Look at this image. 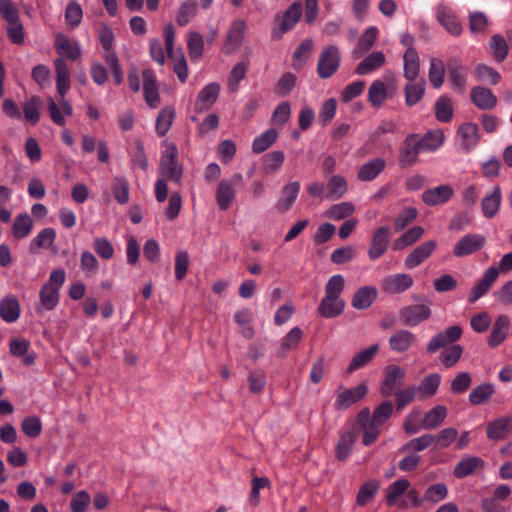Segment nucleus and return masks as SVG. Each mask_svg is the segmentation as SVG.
Wrapping results in <instances>:
<instances>
[{
  "mask_svg": "<svg viewBox=\"0 0 512 512\" xmlns=\"http://www.w3.org/2000/svg\"><path fill=\"white\" fill-rule=\"evenodd\" d=\"M463 330L460 326L454 325L446 330L435 334L426 345V352L434 354L440 349V361L446 368H452L460 360L463 348L455 344L462 336Z\"/></svg>",
  "mask_w": 512,
  "mask_h": 512,
  "instance_id": "nucleus-1",
  "label": "nucleus"
},
{
  "mask_svg": "<svg viewBox=\"0 0 512 512\" xmlns=\"http://www.w3.org/2000/svg\"><path fill=\"white\" fill-rule=\"evenodd\" d=\"M178 149L175 145H169L161 157L159 171L163 179L176 184L181 182L182 166L178 163Z\"/></svg>",
  "mask_w": 512,
  "mask_h": 512,
  "instance_id": "nucleus-2",
  "label": "nucleus"
},
{
  "mask_svg": "<svg viewBox=\"0 0 512 512\" xmlns=\"http://www.w3.org/2000/svg\"><path fill=\"white\" fill-rule=\"evenodd\" d=\"M341 56L336 45L326 46L320 53L317 63V73L320 78L332 77L340 66Z\"/></svg>",
  "mask_w": 512,
  "mask_h": 512,
  "instance_id": "nucleus-3",
  "label": "nucleus"
},
{
  "mask_svg": "<svg viewBox=\"0 0 512 512\" xmlns=\"http://www.w3.org/2000/svg\"><path fill=\"white\" fill-rule=\"evenodd\" d=\"M431 315V308L427 304H411L399 310L400 320L407 327H416L428 320Z\"/></svg>",
  "mask_w": 512,
  "mask_h": 512,
  "instance_id": "nucleus-4",
  "label": "nucleus"
},
{
  "mask_svg": "<svg viewBox=\"0 0 512 512\" xmlns=\"http://www.w3.org/2000/svg\"><path fill=\"white\" fill-rule=\"evenodd\" d=\"M367 392L368 387L364 383L347 389L340 387L334 402V408L336 410H346L363 399Z\"/></svg>",
  "mask_w": 512,
  "mask_h": 512,
  "instance_id": "nucleus-5",
  "label": "nucleus"
},
{
  "mask_svg": "<svg viewBox=\"0 0 512 512\" xmlns=\"http://www.w3.org/2000/svg\"><path fill=\"white\" fill-rule=\"evenodd\" d=\"M390 238L391 230L388 226H380L373 232L368 248L370 260L375 261L386 253Z\"/></svg>",
  "mask_w": 512,
  "mask_h": 512,
  "instance_id": "nucleus-6",
  "label": "nucleus"
},
{
  "mask_svg": "<svg viewBox=\"0 0 512 512\" xmlns=\"http://www.w3.org/2000/svg\"><path fill=\"white\" fill-rule=\"evenodd\" d=\"M447 71L451 88L463 94L466 90L468 68L458 58L452 57L447 62Z\"/></svg>",
  "mask_w": 512,
  "mask_h": 512,
  "instance_id": "nucleus-7",
  "label": "nucleus"
},
{
  "mask_svg": "<svg viewBox=\"0 0 512 512\" xmlns=\"http://www.w3.org/2000/svg\"><path fill=\"white\" fill-rule=\"evenodd\" d=\"M486 244L485 236L481 234H466L454 246L455 257L462 258L480 251Z\"/></svg>",
  "mask_w": 512,
  "mask_h": 512,
  "instance_id": "nucleus-8",
  "label": "nucleus"
},
{
  "mask_svg": "<svg viewBox=\"0 0 512 512\" xmlns=\"http://www.w3.org/2000/svg\"><path fill=\"white\" fill-rule=\"evenodd\" d=\"M406 372L398 365L391 364L384 370V378L380 385V393L389 397L394 394L396 388L405 380Z\"/></svg>",
  "mask_w": 512,
  "mask_h": 512,
  "instance_id": "nucleus-9",
  "label": "nucleus"
},
{
  "mask_svg": "<svg viewBox=\"0 0 512 512\" xmlns=\"http://www.w3.org/2000/svg\"><path fill=\"white\" fill-rule=\"evenodd\" d=\"M499 276V271L497 267L491 266L489 267L482 277L475 283V285L471 288L468 294V302L470 304L475 303L481 297L486 295L496 279Z\"/></svg>",
  "mask_w": 512,
  "mask_h": 512,
  "instance_id": "nucleus-10",
  "label": "nucleus"
},
{
  "mask_svg": "<svg viewBox=\"0 0 512 512\" xmlns=\"http://www.w3.org/2000/svg\"><path fill=\"white\" fill-rule=\"evenodd\" d=\"M302 14V6L298 2H294L291 4L284 15L282 16L279 26L273 28L272 30V38L275 40H279L282 36L290 31L299 21Z\"/></svg>",
  "mask_w": 512,
  "mask_h": 512,
  "instance_id": "nucleus-11",
  "label": "nucleus"
},
{
  "mask_svg": "<svg viewBox=\"0 0 512 512\" xmlns=\"http://www.w3.org/2000/svg\"><path fill=\"white\" fill-rule=\"evenodd\" d=\"M421 152L417 142V134L412 133L407 135L399 151V163L401 167L413 166L418 161V156Z\"/></svg>",
  "mask_w": 512,
  "mask_h": 512,
  "instance_id": "nucleus-12",
  "label": "nucleus"
},
{
  "mask_svg": "<svg viewBox=\"0 0 512 512\" xmlns=\"http://www.w3.org/2000/svg\"><path fill=\"white\" fill-rule=\"evenodd\" d=\"M454 196V189L448 184H442L425 190L422 201L430 207L446 204Z\"/></svg>",
  "mask_w": 512,
  "mask_h": 512,
  "instance_id": "nucleus-13",
  "label": "nucleus"
},
{
  "mask_svg": "<svg viewBox=\"0 0 512 512\" xmlns=\"http://www.w3.org/2000/svg\"><path fill=\"white\" fill-rule=\"evenodd\" d=\"M143 93L146 104L151 108H157L160 104V95L155 72L150 69L142 71Z\"/></svg>",
  "mask_w": 512,
  "mask_h": 512,
  "instance_id": "nucleus-14",
  "label": "nucleus"
},
{
  "mask_svg": "<svg viewBox=\"0 0 512 512\" xmlns=\"http://www.w3.org/2000/svg\"><path fill=\"white\" fill-rule=\"evenodd\" d=\"M413 278L408 274H393L386 276L381 282V288L388 294H400L413 286Z\"/></svg>",
  "mask_w": 512,
  "mask_h": 512,
  "instance_id": "nucleus-15",
  "label": "nucleus"
},
{
  "mask_svg": "<svg viewBox=\"0 0 512 512\" xmlns=\"http://www.w3.org/2000/svg\"><path fill=\"white\" fill-rule=\"evenodd\" d=\"M357 424L363 430L362 443L365 446L373 444L379 436V425L370 421L369 408H363L357 416Z\"/></svg>",
  "mask_w": 512,
  "mask_h": 512,
  "instance_id": "nucleus-16",
  "label": "nucleus"
},
{
  "mask_svg": "<svg viewBox=\"0 0 512 512\" xmlns=\"http://www.w3.org/2000/svg\"><path fill=\"white\" fill-rule=\"evenodd\" d=\"M437 247L435 240H429L414 248L405 259V266L413 269L426 261Z\"/></svg>",
  "mask_w": 512,
  "mask_h": 512,
  "instance_id": "nucleus-17",
  "label": "nucleus"
},
{
  "mask_svg": "<svg viewBox=\"0 0 512 512\" xmlns=\"http://www.w3.org/2000/svg\"><path fill=\"white\" fill-rule=\"evenodd\" d=\"M246 29V23L242 19L232 22L224 43L223 50L226 54L233 53L242 44Z\"/></svg>",
  "mask_w": 512,
  "mask_h": 512,
  "instance_id": "nucleus-18",
  "label": "nucleus"
},
{
  "mask_svg": "<svg viewBox=\"0 0 512 512\" xmlns=\"http://www.w3.org/2000/svg\"><path fill=\"white\" fill-rule=\"evenodd\" d=\"M47 109L51 120L58 126H65L64 115L71 116L73 114V107L65 98H61L57 103L52 97H49L47 99Z\"/></svg>",
  "mask_w": 512,
  "mask_h": 512,
  "instance_id": "nucleus-19",
  "label": "nucleus"
},
{
  "mask_svg": "<svg viewBox=\"0 0 512 512\" xmlns=\"http://www.w3.org/2000/svg\"><path fill=\"white\" fill-rule=\"evenodd\" d=\"M512 432V416H504L494 419L487 424V437L493 441L503 440Z\"/></svg>",
  "mask_w": 512,
  "mask_h": 512,
  "instance_id": "nucleus-20",
  "label": "nucleus"
},
{
  "mask_svg": "<svg viewBox=\"0 0 512 512\" xmlns=\"http://www.w3.org/2000/svg\"><path fill=\"white\" fill-rule=\"evenodd\" d=\"M436 19L449 34H461L462 26L450 8L439 5L436 9Z\"/></svg>",
  "mask_w": 512,
  "mask_h": 512,
  "instance_id": "nucleus-21",
  "label": "nucleus"
},
{
  "mask_svg": "<svg viewBox=\"0 0 512 512\" xmlns=\"http://www.w3.org/2000/svg\"><path fill=\"white\" fill-rule=\"evenodd\" d=\"M416 336L409 330L400 329L394 332L389 340V347L396 353L407 352L415 343Z\"/></svg>",
  "mask_w": 512,
  "mask_h": 512,
  "instance_id": "nucleus-22",
  "label": "nucleus"
},
{
  "mask_svg": "<svg viewBox=\"0 0 512 512\" xmlns=\"http://www.w3.org/2000/svg\"><path fill=\"white\" fill-rule=\"evenodd\" d=\"M300 192V183L293 181L286 184L281 192V196L275 205V208L280 213H285L291 209L294 202L296 201Z\"/></svg>",
  "mask_w": 512,
  "mask_h": 512,
  "instance_id": "nucleus-23",
  "label": "nucleus"
},
{
  "mask_svg": "<svg viewBox=\"0 0 512 512\" xmlns=\"http://www.w3.org/2000/svg\"><path fill=\"white\" fill-rule=\"evenodd\" d=\"M510 320L506 315H500L496 318L490 336L488 345L495 348L502 344L508 336Z\"/></svg>",
  "mask_w": 512,
  "mask_h": 512,
  "instance_id": "nucleus-24",
  "label": "nucleus"
},
{
  "mask_svg": "<svg viewBox=\"0 0 512 512\" xmlns=\"http://www.w3.org/2000/svg\"><path fill=\"white\" fill-rule=\"evenodd\" d=\"M357 441V432L355 429L343 432L339 436L338 443L335 447V456L339 461H345L351 454L353 447Z\"/></svg>",
  "mask_w": 512,
  "mask_h": 512,
  "instance_id": "nucleus-25",
  "label": "nucleus"
},
{
  "mask_svg": "<svg viewBox=\"0 0 512 512\" xmlns=\"http://www.w3.org/2000/svg\"><path fill=\"white\" fill-rule=\"evenodd\" d=\"M344 308L345 302L341 297L325 295L318 306V312L325 318H334L340 315Z\"/></svg>",
  "mask_w": 512,
  "mask_h": 512,
  "instance_id": "nucleus-26",
  "label": "nucleus"
},
{
  "mask_svg": "<svg viewBox=\"0 0 512 512\" xmlns=\"http://www.w3.org/2000/svg\"><path fill=\"white\" fill-rule=\"evenodd\" d=\"M457 135L461 139L462 148L468 152L479 142V127L476 123H464L459 127Z\"/></svg>",
  "mask_w": 512,
  "mask_h": 512,
  "instance_id": "nucleus-27",
  "label": "nucleus"
},
{
  "mask_svg": "<svg viewBox=\"0 0 512 512\" xmlns=\"http://www.w3.org/2000/svg\"><path fill=\"white\" fill-rule=\"evenodd\" d=\"M484 467V461L478 456H467L463 457L454 467L453 475L462 479L471 474L476 470Z\"/></svg>",
  "mask_w": 512,
  "mask_h": 512,
  "instance_id": "nucleus-28",
  "label": "nucleus"
},
{
  "mask_svg": "<svg viewBox=\"0 0 512 512\" xmlns=\"http://www.w3.org/2000/svg\"><path fill=\"white\" fill-rule=\"evenodd\" d=\"M20 304L14 295H8L0 301V317L7 323H14L20 317Z\"/></svg>",
  "mask_w": 512,
  "mask_h": 512,
  "instance_id": "nucleus-29",
  "label": "nucleus"
},
{
  "mask_svg": "<svg viewBox=\"0 0 512 512\" xmlns=\"http://www.w3.org/2000/svg\"><path fill=\"white\" fill-rule=\"evenodd\" d=\"M471 101L482 110L492 109L497 104V98L493 92L481 86H476L471 90Z\"/></svg>",
  "mask_w": 512,
  "mask_h": 512,
  "instance_id": "nucleus-30",
  "label": "nucleus"
},
{
  "mask_svg": "<svg viewBox=\"0 0 512 512\" xmlns=\"http://www.w3.org/2000/svg\"><path fill=\"white\" fill-rule=\"evenodd\" d=\"M220 92V86L217 83H210L206 85L199 93L195 108L197 111H204L209 109L216 101Z\"/></svg>",
  "mask_w": 512,
  "mask_h": 512,
  "instance_id": "nucleus-31",
  "label": "nucleus"
},
{
  "mask_svg": "<svg viewBox=\"0 0 512 512\" xmlns=\"http://www.w3.org/2000/svg\"><path fill=\"white\" fill-rule=\"evenodd\" d=\"M377 298V289L373 286L359 288L353 295L351 304L355 309L369 308Z\"/></svg>",
  "mask_w": 512,
  "mask_h": 512,
  "instance_id": "nucleus-32",
  "label": "nucleus"
},
{
  "mask_svg": "<svg viewBox=\"0 0 512 512\" xmlns=\"http://www.w3.org/2000/svg\"><path fill=\"white\" fill-rule=\"evenodd\" d=\"M386 161L382 158H375L364 163L358 170L357 177L361 181H372L385 169Z\"/></svg>",
  "mask_w": 512,
  "mask_h": 512,
  "instance_id": "nucleus-33",
  "label": "nucleus"
},
{
  "mask_svg": "<svg viewBox=\"0 0 512 512\" xmlns=\"http://www.w3.org/2000/svg\"><path fill=\"white\" fill-rule=\"evenodd\" d=\"M55 49L62 57L72 61L81 56V49L77 43H72L65 35L58 34L55 39Z\"/></svg>",
  "mask_w": 512,
  "mask_h": 512,
  "instance_id": "nucleus-34",
  "label": "nucleus"
},
{
  "mask_svg": "<svg viewBox=\"0 0 512 512\" xmlns=\"http://www.w3.org/2000/svg\"><path fill=\"white\" fill-rule=\"evenodd\" d=\"M404 77L407 81L420 79V60L416 49H407L403 55Z\"/></svg>",
  "mask_w": 512,
  "mask_h": 512,
  "instance_id": "nucleus-35",
  "label": "nucleus"
},
{
  "mask_svg": "<svg viewBox=\"0 0 512 512\" xmlns=\"http://www.w3.org/2000/svg\"><path fill=\"white\" fill-rule=\"evenodd\" d=\"M426 82L423 78L408 81L404 88L405 104L408 107L416 105L425 93Z\"/></svg>",
  "mask_w": 512,
  "mask_h": 512,
  "instance_id": "nucleus-36",
  "label": "nucleus"
},
{
  "mask_svg": "<svg viewBox=\"0 0 512 512\" xmlns=\"http://www.w3.org/2000/svg\"><path fill=\"white\" fill-rule=\"evenodd\" d=\"M235 195L236 191L235 188H233V183H230L228 180L220 181L216 191V201L220 210L227 211Z\"/></svg>",
  "mask_w": 512,
  "mask_h": 512,
  "instance_id": "nucleus-37",
  "label": "nucleus"
},
{
  "mask_svg": "<svg viewBox=\"0 0 512 512\" xmlns=\"http://www.w3.org/2000/svg\"><path fill=\"white\" fill-rule=\"evenodd\" d=\"M378 351H379V345L374 344V345H372L368 348H365V349L361 350L360 352L356 353L353 356V358L347 368V372L353 373L354 371L365 367L367 364H369L374 359V357L376 356Z\"/></svg>",
  "mask_w": 512,
  "mask_h": 512,
  "instance_id": "nucleus-38",
  "label": "nucleus"
},
{
  "mask_svg": "<svg viewBox=\"0 0 512 512\" xmlns=\"http://www.w3.org/2000/svg\"><path fill=\"white\" fill-rule=\"evenodd\" d=\"M441 376L438 373H431L424 377L420 384L416 387L420 399L433 397L440 386Z\"/></svg>",
  "mask_w": 512,
  "mask_h": 512,
  "instance_id": "nucleus-39",
  "label": "nucleus"
},
{
  "mask_svg": "<svg viewBox=\"0 0 512 512\" xmlns=\"http://www.w3.org/2000/svg\"><path fill=\"white\" fill-rule=\"evenodd\" d=\"M501 190L500 187L496 186L490 194H487L481 201V209L483 215L491 219L493 218L500 207L501 204Z\"/></svg>",
  "mask_w": 512,
  "mask_h": 512,
  "instance_id": "nucleus-40",
  "label": "nucleus"
},
{
  "mask_svg": "<svg viewBox=\"0 0 512 512\" xmlns=\"http://www.w3.org/2000/svg\"><path fill=\"white\" fill-rule=\"evenodd\" d=\"M447 417V409L443 405H436L423 417L421 426L423 429L432 430L438 428Z\"/></svg>",
  "mask_w": 512,
  "mask_h": 512,
  "instance_id": "nucleus-41",
  "label": "nucleus"
},
{
  "mask_svg": "<svg viewBox=\"0 0 512 512\" xmlns=\"http://www.w3.org/2000/svg\"><path fill=\"white\" fill-rule=\"evenodd\" d=\"M384 63L385 56L382 52H372L357 65L355 73L357 75L369 74L370 72L382 67Z\"/></svg>",
  "mask_w": 512,
  "mask_h": 512,
  "instance_id": "nucleus-42",
  "label": "nucleus"
},
{
  "mask_svg": "<svg viewBox=\"0 0 512 512\" xmlns=\"http://www.w3.org/2000/svg\"><path fill=\"white\" fill-rule=\"evenodd\" d=\"M389 97L388 89L381 80H375L368 89V101L374 108H380Z\"/></svg>",
  "mask_w": 512,
  "mask_h": 512,
  "instance_id": "nucleus-43",
  "label": "nucleus"
},
{
  "mask_svg": "<svg viewBox=\"0 0 512 512\" xmlns=\"http://www.w3.org/2000/svg\"><path fill=\"white\" fill-rule=\"evenodd\" d=\"M175 118V109L172 106L162 108L156 118L155 130L156 133L163 137L169 131L173 120Z\"/></svg>",
  "mask_w": 512,
  "mask_h": 512,
  "instance_id": "nucleus-44",
  "label": "nucleus"
},
{
  "mask_svg": "<svg viewBox=\"0 0 512 512\" xmlns=\"http://www.w3.org/2000/svg\"><path fill=\"white\" fill-rule=\"evenodd\" d=\"M444 136L441 132L429 131L423 136L417 134V142L422 152H433L443 143Z\"/></svg>",
  "mask_w": 512,
  "mask_h": 512,
  "instance_id": "nucleus-45",
  "label": "nucleus"
},
{
  "mask_svg": "<svg viewBox=\"0 0 512 512\" xmlns=\"http://www.w3.org/2000/svg\"><path fill=\"white\" fill-rule=\"evenodd\" d=\"M435 117L442 123H448L453 118L452 100L447 95L440 96L435 103Z\"/></svg>",
  "mask_w": 512,
  "mask_h": 512,
  "instance_id": "nucleus-46",
  "label": "nucleus"
},
{
  "mask_svg": "<svg viewBox=\"0 0 512 512\" xmlns=\"http://www.w3.org/2000/svg\"><path fill=\"white\" fill-rule=\"evenodd\" d=\"M33 228V221L31 217L26 214H19L14 219V222L12 224V234L16 239H23L27 237Z\"/></svg>",
  "mask_w": 512,
  "mask_h": 512,
  "instance_id": "nucleus-47",
  "label": "nucleus"
},
{
  "mask_svg": "<svg viewBox=\"0 0 512 512\" xmlns=\"http://www.w3.org/2000/svg\"><path fill=\"white\" fill-rule=\"evenodd\" d=\"M445 65L442 60L438 58L430 59V66L428 77L431 85L435 89L441 88L444 82Z\"/></svg>",
  "mask_w": 512,
  "mask_h": 512,
  "instance_id": "nucleus-48",
  "label": "nucleus"
},
{
  "mask_svg": "<svg viewBox=\"0 0 512 512\" xmlns=\"http://www.w3.org/2000/svg\"><path fill=\"white\" fill-rule=\"evenodd\" d=\"M40 305L43 309L50 311L53 310L59 303L60 291L56 288L43 285L39 292Z\"/></svg>",
  "mask_w": 512,
  "mask_h": 512,
  "instance_id": "nucleus-49",
  "label": "nucleus"
},
{
  "mask_svg": "<svg viewBox=\"0 0 512 512\" xmlns=\"http://www.w3.org/2000/svg\"><path fill=\"white\" fill-rule=\"evenodd\" d=\"M508 39L506 40L502 35L495 34L491 37L490 48L496 62H503L508 54L509 46Z\"/></svg>",
  "mask_w": 512,
  "mask_h": 512,
  "instance_id": "nucleus-50",
  "label": "nucleus"
},
{
  "mask_svg": "<svg viewBox=\"0 0 512 512\" xmlns=\"http://www.w3.org/2000/svg\"><path fill=\"white\" fill-rule=\"evenodd\" d=\"M56 239V231L47 227L42 229L31 241L30 248H50Z\"/></svg>",
  "mask_w": 512,
  "mask_h": 512,
  "instance_id": "nucleus-51",
  "label": "nucleus"
},
{
  "mask_svg": "<svg viewBox=\"0 0 512 512\" xmlns=\"http://www.w3.org/2000/svg\"><path fill=\"white\" fill-rule=\"evenodd\" d=\"M494 393V386L491 383H483L472 389L469 394V402L472 405H480L489 399Z\"/></svg>",
  "mask_w": 512,
  "mask_h": 512,
  "instance_id": "nucleus-52",
  "label": "nucleus"
},
{
  "mask_svg": "<svg viewBox=\"0 0 512 512\" xmlns=\"http://www.w3.org/2000/svg\"><path fill=\"white\" fill-rule=\"evenodd\" d=\"M278 133L275 129H269L257 136L252 144L254 153H262L268 149L277 139Z\"/></svg>",
  "mask_w": 512,
  "mask_h": 512,
  "instance_id": "nucleus-53",
  "label": "nucleus"
},
{
  "mask_svg": "<svg viewBox=\"0 0 512 512\" xmlns=\"http://www.w3.org/2000/svg\"><path fill=\"white\" fill-rule=\"evenodd\" d=\"M114 198L123 205L129 200V183L124 177H114L111 186Z\"/></svg>",
  "mask_w": 512,
  "mask_h": 512,
  "instance_id": "nucleus-54",
  "label": "nucleus"
},
{
  "mask_svg": "<svg viewBox=\"0 0 512 512\" xmlns=\"http://www.w3.org/2000/svg\"><path fill=\"white\" fill-rule=\"evenodd\" d=\"M435 442V435L433 434H424L418 438H413L408 441L405 445L400 449L401 452L406 451H414L420 452L428 447H430Z\"/></svg>",
  "mask_w": 512,
  "mask_h": 512,
  "instance_id": "nucleus-55",
  "label": "nucleus"
},
{
  "mask_svg": "<svg viewBox=\"0 0 512 512\" xmlns=\"http://www.w3.org/2000/svg\"><path fill=\"white\" fill-rule=\"evenodd\" d=\"M355 212V207L350 202H341L332 205L327 213L326 216L332 220H343L348 217H350Z\"/></svg>",
  "mask_w": 512,
  "mask_h": 512,
  "instance_id": "nucleus-56",
  "label": "nucleus"
},
{
  "mask_svg": "<svg viewBox=\"0 0 512 512\" xmlns=\"http://www.w3.org/2000/svg\"><path fill=\"white\" fill-rule=\"evenodd\" d=\"M410 486V483L408 480L401 478L390 484V486L387 489L386 494V503L388 506H392L395 504L397 499L403 495L406 491H408V488Z\"/></svg>",
  "mask_w": 512,
  "mask_h": 512,
  "instance_id": "nucleus-57",
  "label": "nucleus"
},
{
  "mask_svg": "<svg viewBox=\"0 0 512 512\" xmlns=\"http://www.w3.org/2000/svg\"><path fill=\"white\" fill-rule=\"evenodd\" d=\"M285 156L282 151H272L263 156V170L266 174L274 173L282 166Z\"/></svg>",
  "mask_w": 512,
  "mask_h": 512,
  "instance_id": "nucleus-58",
  "label": "nucleus"
},
{
  "mask_svg": "<svg viewBox=\"0 0 512 512\" xmlns=\"http://www.w3.org/2000/svg\"><path fill=\"white\" fill-rule=\"evenodd\" d=\"M475 76L478 80L492 85H496L501 81V75L494 68L484 64L476 66Z\"/></svg>",
  "mask_w": 512,
  "mask_h": 512,
  "instance_id": "nucleus-59",
  "label": "nucleus"
},
{
  "mask_svg": "<svg viewBox=\"0 0 512 512\" xmlns=\"http://www.w3.org/2000/svg\"><path fill=\"white\" fill-rule=\"evenodd\" d=\"M393 413V404L391 401H384L377 406L370 416V421L381 426L386 423Z\"/></svg>",
  "mask_w": 512,
  "mask_h": 512,
  "instance_id": "nucleus-60",
  "label": "nucleus"
},
{
  "mask_svg": "<svg viewBox=\"0 0 512 512\" xmlns=\"http://www.w3.org/2000/svg\"><path fill=\"white\" fill-rule=\"evenodd\" d=\"M327 189L329 191L328 196L330 198L338 199L342 197L347 190L345 178L340 175L332 176L327 183Z\"/></svg>",
  "mask_w": 512,
  "mask_h": 512,
  "instance_id": "nucleus-61",
  "label": "nucleus"
},
{
  "mask_svg": "<svg viewBox=\"0 0 512 512\" xmlns=\"http://www.w3.org/2000/svg\"><path fill=\"white\" fill-rule=\"evenodd\" d=\"M448 496V489L444 483H437L429 486L423 496L424 501L438 503Z\"/></svg>",
  "mask_w": 512,
  "mask_h": 512,
  "instance_id": "nucleus-62",
  "label": "nucleus"
},
{
  "mask_svg": "<svg viewBox=\"0 0 512 512\" xmlns=\"http://www.w3.org/2000/svg\"><path fill=\"white\" fill-rule=\"evenodd\" d=\"M83 11L79 3L70 2L65 10V20L71 28L78 27L82 21Z\"/></svg>",
  "mask_w": 512,
  "mask_h": 512,
  "instance_id": "nucleus-63",
  "label": "nucleus"
},
{
  "mask_svg": "<svg viewBox=\"0 0 512 512\" xmlns=\"http://www.w3.org/2000/svg\"><path fill=\"white\" fill-rule=\"evenodd\" d=\"M418 215V211L413 207L405 208L394 220V230L399 232L404 230L409 224H411Z\"/></svg>",
  "mask_w": 512,
  "mask_h": 512,
  "instance_id": "nucleus-64",
  "label": "nucleus"
}]
</instances>
